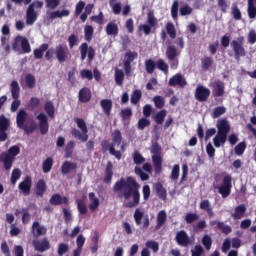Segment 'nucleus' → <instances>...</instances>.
I'll return each mask as SVG.
<instances>
[{"label": "nucleus", "mask_w": 256, "mask_h": 256, "mask_svg": "<svg viewBox=\"0 0 256 256\" xmlns=\"http://www.w3.org/2000/svg\"><path fill=\"white\" fill-rule=\"evenodd\" d=\"M106 34L107 35H113L114 37H117L119 35V26L113 22H109L106 25Z\"/></svg>", "instance_id": "42"}, {"label": "nucleus", "mask_w": 256, "mask_h": 256, "mask_svg": "<svg viewBox=\"0 0 256 256\" xmlns=\"http://www.w3.org/2000/svg\"><path fill=\"white\" fill-rule=\"evenodd\" d=\"M32 244L35 251H38L39 253H45V251H49L51 249V243L47 238H43L42 240H33Z\"/></svg>", "instance_id": "18"}, {"label": "nucleus", "mask_w": 256, "mask_h": 256, "mask_svg": "<svg viewBox=\"0 0 256 256\" xmlns=\"http://www.w3.org/2000/svg\"><path fill=\"white\" fill-rule=\"evenodd\" d=\"M50 205H69V198L67 196H61V194H53L49 200Z\"/></svg>", "instance_id": "24"}, {"label": "nucleus", "mask_w": 256, "mask_h": 256, "mask_svg": "<svg viewBox=\"0 0 256 256\" xmlns=\"http://www.w3.org/2000/svg\"><path fill=\"white\" fill-rule=\"evenodd\" d=\"M171 17L174 21L179 17V1L177 0H175L171 6Z\"/></svg>", "instance_id": "55"}, {"label": "nucleus", "mask_w": 256, "mask_h": 256, "mask_svg": "<svg viewBox=\"0 0 256 256\" xmlns=\"http://www.w3.org/2000/svg\"><path fill=\"white\" fill-rule=\"evenodd\" d=\"M227 109L224 106H218L216 108H214L213 112H212V117L213 119H217L219 117H221V115H225Z\"/></svg>", "instance_id": "57"}, {"label": "nucleus", "mask_w": 256, "mask_h": 256, "mask_svg": "<svg viewBox=\"0 0 256 256\" xmlns=\"http://www.w3.org/2000/svg\"><path fill=\"white\" fill-rule=\"evenodd\" d=\"M138 54L137 52H126L125 59H124V71L126 75H131V63H133V60L137 59Z\"/></svg>", "instance_id": "20"}, {"label": "nucleus", "mask_w": 256, "mask_h": 256, "mask_svg": "<svg viewBox=\"0 0 256 256\" xmlns=\"http://www.w3.org/2000/svg\"><path fill=\"white\" fill-rule=\"evenodd\" d=\"M20 46L23 53H31V44H29V39H27V37L22 36Z\"/></svg>", "instance_id": "54"}, {"label": "nucleus", "mask_w": 256, "mask_h": 256, "mask_svg": "<svg viewBox=\"0 0 256 256\" xmlns=\"http://www.w3.org/2000/svg\"><path fill=\"white\" fill-rule=\"evenodd\" d=\"M58 256H64L65 253H69V244L60 243L57 249Z\"/></svg>", "instance_id": "63"}, {"label": "nucleus", "mask_w": 256, "mask_h": 256, "mask_svg": "<svg viewBox=\"0 0 256 256\" xmlns=\"http://www.w3.org/2000/svg\"><path fill=\"white\" fill-rule=\"evenodd\" d=\"M10 92L13 102L11 104V112L15 113L19 107H21V100L19 97L21 95V87L19 86V82L17 80H13L10 84Z\"/></svg>", "instance_id": "6"}, {"label": "nucleus", "mask_w": 256, "mask_h": 256, "mask_svg": "<svg viewBox=\"0 0 256 256\" xmlns=\"http://www.w3.org/2000/svg\"><path fill=\"white\" fill-rule=\"evenodd\" d=\"M211 96V90L209 88L198 85L195 90V99L199 101L200 103H205L207 99Z\"/></svg>", "instance_id": "13"}, {"label": "nucleus", "mask_w": 256, "mask_h": 256, "mask_svg": "<svg viewBox=\"0 0 256 256\" xmlns=\"http://www.w3.org/2000/svg\"><path fill=\"white\" fill-rule=\"evenodd\" d=\"M112 143L115 145H121V141H123V136L121 135V130H114L112 133Z\"/></svg>", "instance_id": "53"}, {"label": "nucleus", "mask_w": 256, "mask_h": 256, "mask_svg": "<svg viewBox=\"0 0 256 256\" xmlns=\"http://www.w3.org/2000/svg\"><path fill=\"white\" fill-rule=\"evenodd\" d=\"M103 181L104 183H107V185L113 181V163L111 161L107 162Z\"/></svg>", "instance_id": "32"}, {"label": "nucleus", "mask_w": 256, "mask_h": 256, "mask_svg": "<svg viewBox=\"0 0 256 256\" xmlns=\"http://www.w3.org/2000/svg\"><path fill=\"white\" fill-rule=\"evenodd\" d=\"M88 199L90 201V204H89L90 211H97L99 209L100 202H99V198L95 196V192H90L88 194Z\"/></svg>", "instance_id": "35"}, {"label": "nucleus", "mask_w": 256, "mask_h": 256, "mask_svg": "<svg viewBox=\"0 0 256 256\" xmlns=\"http://www.w3.org/2000/svg\"><path fill=\"white\" fill-rule=\"evenodd\" d=\"M77 169V163L71 161H65L61 166L62 175H69L71 171H75Z\"/></svg>", "instance_id": "33"}, {"label": "nucleus", "mask_w": 256, "mask_h": 256, "mask_svg": "<svg viewBox=\"0 0 256 256\" xmlns=\"http://www.w3.org/2000/svg\"><path fill=\"white\" fill-rule=\"evenodd\" d=\"M247 211V206L245 204H240L234 208V213L232 217L234 221H239V219H243L245 217V213Z\"/></svg>", "instance_id": "26"}, {"label": "nucleus", "mask_w": 256, "mask_h": 256, "mask_svg": "<svg viewBox=\"0 0 256 256\" xmlns=\"http://www.w3.org/2000/svg\"><path fill=\"white\" fill-rule=\"evenodd\" d=\"M153 101L157 109H163L165 107V98L163 96H155Z\"/></svg>", "instance_id": "62"}, {"label": "nucleus", "mask_w": 256, "mask_h": 256, "mask_svg": "<svg viewBox=\"0 0 256 256\" xmlns=\"http://www.w3.org/2000/svg\"><path fill=\"white\" fill-rule=\"evenodd\" d=\"M179 50L175 45H168L166 48V57L168 61H175L179 57Z\"/></svg>", "instance_id": "28"}, {"label": "nucleus", "mask_w": 256, "mask_h": 256, "mask_svg": "<svg viewBox=\"0 0 256 256\" xmlns=\"http://www.w3.org/2000/svg\"><path fill=\"white\" fill-rule=\"evenodd\" d=\"M154 188L157 197L162 201H167V190L165 189V187H163V184H161V182H157L154 185Z\"/></svg>", "instance_id": "29"}, {"label": "nucleus", "mask_w": 256, "mask_h": 256, "mask_svg": "<svg viewBox=\"0 0 256 256\" xmlns=\"http://www.w3.org/2000/svg\"><path fill=\"white\" fill-rule=\"evenodd\" d=\"M69 10H56V11H52L49 14V19H51V21L55 20V19H61L62 17H69Z\"/></svg>", "instance_id": "39"}, {"label": "nucleus", "mask_w": 256, "mask_h": 256, "mask_svg": "<svg viewBox=\"0 0 256 256\" xmlns=\"http://www.w3.org/2000/svg\"><path fill=\"white\" fill-rule=\"evenodd\" d=\"M232 51H234V58L236 61H240L241 57H245L247 55V51L245 50V37L239 36L236 40H232L231 43Z\"/></svg>", "instance_id": "5"}, {"label": "nucleus", "mask_w": 256, "mask_h": 256, "mask_svg": "<svg viewBox=\"0 0 256 256\" xmlns=\"http://www.w3.org/2000/svg\"><path fill=\"white\" fill-rule=\"evenodd\" d=\"M144 65H145L146 73H148V75H153V73H155V69L157 66H156V62L153 61V59L145 60Z\"/></svg>", "instance_id": "47"}, {"label": "nucleus", "mask_w": 256, "mask_h": 256, "mask_svg": "<svg viewBox=\"0 0 256 256\" xmlns=\"http://www.w3.org/2000/svg\"><path fill=\"white\" fill-rule=\"evenodd\" d=\"M16 125L28 135L37 129V122L24 109H20L16 115Z\"/></svg>", "instance_id": "2"}, {"label": "nucleus", "mask_w": 256, "mask_h": 256, "mask_svg": "<svg viewBox=\"0 0 256 256\" xmlns=\"http://www.w3.org/2000/svg\"><path fill=\"white\" fill-rule=\"evenodd\" d=\"M179 13L181 17H186V15H191L193 13V8L188 4H185L180 7Z\"/></svg>", "instance_id": "61"}, {"label": "nucleus", "mask_w": 256, "mask_h": 256, "mask_svg": "<svg viewBox=\"0 0 256 256\" xmlns=\"http://www.w3.org/2000/svg\"><path fill=\"white\" fill-rule=\"evenodd\" d=\"M92 97L93 94L91 93V89L89 87H83L79 90L78 101L80 103H89Z\"/></svg>", "instance_id": "23"}, {"label": "nucleus", "mask_w": 256, "mask_h": 256, "mask_svg": "<svg viewBox=\"0 0 256 256\" xmlns=\"http://www.w3.org/2000/svg\"><path fill=\"white\" fill-rule=\"evenodd\" d=\"M210 87L214 97H223V95H225V82L221 80H215L210 82Z\"/></svg>", "instance_id": "16"}, {"label": "nucleus", "mask_w": 256, "mask_h": 256, "mask_svg": "<svg viewBox=\"0 0 256 256\" xmlns=\"http://www.w3.org/2000/svg\"><path fill=\"white\" fill-rule=\"evenodd\" d=\"M139 189H141V184L133 176H128L126 179L120 178L113 186V191L118 193V198L128 201L124 204L127 209L138 207L139 203H141ZM129 199H132V201H129Z\"/></svg>", "instance_id": "1"}, {"label": "nucleus", "mask_w": 256, "mask_h": 256, "mask_svg": "<svg viewBox=\"0 0 256 256\" xmlns=\"http://www.w3.org/2000/svg\"><path fill=\"white\" fill-rule=\"evenodd\" d=\"M75 123L80 131L77 128H73L71 134L75 137V139H79L83 143L87 142L89 139V134H87L89 133V129H87V123H85V120L82 118H76Z\"/></svg>", "instance_id": "4"}, {"label": "nucleus", "mask_w": 256, "mask_h": 256, "mask_svg": "<svg viewBox=\"0 0 256 256\" xmlns=\"http://www.w3.org/2000/svg\"><path fill=\"white\" fill-rule=\"evenodd\" d=\"M31 187H33V179L31 176H25L24 180L18 185V189L24 197L31 195Z\"/></svg>", "instance_id": "15"}, {"label": "nucleus", "mask_w": 256, "mask_h": 256, "mask_svg": "<svg viewBox=\"0 0 256 256\" xmlns=\"http://www.w3.org/2000/svg\"><path fill=\"white\" fill-rule=\"evenodd\" d=\"M100 106L105 115L109 117L111 115V110L113 109V101H111V99H103L100 101Z\"/></svg>", "instance_id": "34"}, {"label": "nucleus", "mask_w": 256, "mask_h": 256, "mask_svg": "<svg viewBox=\"0 0 256 256\" xmlns=\"http://www.w3.org/2000/svg\"><path fill=\"white\" fill-rule=\"evenodd\" d=\"M165 30H162L160 33V39L162 41L167 40V35L170 39H177V29L175 28V24L173 22H167L165 26Z\"/></svg>", "instance_id": "12"}, {"label": "nucleus", "mask_w": 256, "mask_h": 256, "mask_svg": "<svg viewBox=\"0 0 256 256\" xmlns=\"http://www.w3.org/2000/svg\"><path fill=\"white\" fill-rule=\"evenodd\" d=\"M101 147L103 153H106V151H109L110 155H113V157H116L118 161H121V151L115 150V143H109L107 140H103L101 142Z\"/></svg>", "instance_id": "17"}, {"label": "nucleus", "mask_w": 256, "mask_h": 256, "mask_svg": "<svg viewBox=\"0 0 256 256\" xmlns=\"http://www.w3.org/2000/svg\"><path fill=\"white\" fill-rule=\"evenodd\" d=\"M143 217H145V212H143L141 208H136L134 212V220L136 225H141L143 223Z\"/></svg>", "instance_id": "52"}, {"label": "nucleus", "mask_w": 256, "mask_h": 256, "mask_svg": "<svg viewBox=\"0 0 256 256\" xmlns=\"http://www.w3.org/2000/svg\"><path fill=\"white\" fill-rule=\"evenodd\" d=\"M201 65H202V69L204 71H209V69H211V67H213V58H211L209 56L202 58Z\"/></svg>", "instance_id": "50"}, {"label": "nucleus", "mask_w": 256, "mask_h": 256, "mask_svg": "<svg viewBox=\"0 0 256 256\" xmlns=\"http://www.w3.org/2000/svg\"><path fill=\"white\" fill-rule=\"evenodd\" d=\"M123 81H125V73L123 72V70H115L116 85H119L121 87V85H123Z\"/></svg>", "instance_id": "51"}, {"label": "nucleus", "mask_w": 256, "mask_h": 256, "mask_svg": "<svg viewBox=\"0 0 256 256\" xmlns=\"http://www.w3.org/2000/svg\"><path fill=\"white\" fill-rule=\"evenodd\" d=\"M217 133L219 135H224L227 137L229 133L231 132V124H229V121L227 119H221L217 122Z\"/></svg>", "instance_id": "21"}, {"label": "nucleus", "mask_w": 256, "mask_h": 256, "mask_svg": "<svg viewBox=\"0 0 256 256\" xmlns=\"http://www.w3.org/2000/svg\"><path fill=\"white\" fill-rule=\"evenodd\" d=\"M54 55H56V59L60 63H66V61L71 59V52L69 51V47L66 44L57 45Z\"/></svg>", "instance_id": "9"}, {"label": "nucleus", "mask_w": 256, "mask_h": 256, "mask_svg": "<svg viewBox=\"0 0 256 256\" xmlns=\"http://www.w3.org/2000/svg\"><path fill=\"white\" fill-rule=\"evenodd\" d=\"M21 153V148L14 145L11 146L7 151L0 154V161L3 163L5 171H11L13 163H15V157Z\"/></svg>", "instance_id": "3"}, {"label": "nucleus", "mask_w": 256, "mask_h": 256, "mask_svg": "<svg viewBox=\"0 0 256 256\" xmlns=\"http://www.w3.org/2000/svg\"><path fill=\"white\" fill-rule=\"evenodd\" d=\"M40 103H41V100H39V98L32 97V98H30L26 107H27L28 111H35V109H37V107H39Z\"/></svg>", "instance_id": "48"}, {"label": "nucleus", "mask_w": 256, "mask_h": 256, "mask_svg": "<svg viewBox=\"0 0 256 256\" xmlns=\"http://www.w3.org/2000/svg\"><path fill=\"white\" fill-rule=\"evenodd\" d=\"M25 83H26L28 89L35 88V83H36L35 76H33V74H26Z\"/></svg>", "instance_id": "58"}, {"label": "nucleus", "mask_w": 256, "mask_h": 256, "mask_svg": "<svg viewBox=\"0 0 256 256\" xmlns=\"http://www.w3.org/2000/svg\"><path fill=\"white\" fill-rule=\"evenodd\" d=\"M79 51L81 61H85V59H87V55L89 61H93V59H95V48L89 46L87 42H84L80 45Z\"/></svg>", "instance_id": "11"}, {"label": "nucleus", "mask_w": 256, "mask_h": 256, "mask_svg": "<svg viewBox=\"0 0 256 256\" xmlns=\"http://www.w3.org/2000/svg\"><path fill=\"white\" fill-rule=\"evenodd\" d=\"M165 117H167V110H160L154 117V121L157 125H163L165 122Z\"/></svg>", "instance_id": "46"}, {"label": "nucleus", "mask_w": 256, "mask_h": 256, "mask_svg": "<svg viewBox=\"0 0 256 256\" xmlns=\"http://www.w3.org/2000/svg\"><path fill=\"white\" fill-rule=\"evenodd\" d=\"M36 119L39 121L41 135H47V133H49V120L47 119V115L40 113Z\"/></svg>", "instance_id": "22"}, {"label": "nucleus", "mask_w": 256, "mask_h": 256, "mask_svg": "<svg viewBox=\"0 0 256 256\" xmlns=\"http://www.w3.org/2000/svg\"><path fill=\"white\" fill-rule=\"evenodd\" d=\"M175 241L180 247H189V245H193V241L185 230H180L176 233Z\"/></svg>", "instance_id": "14"}, {"label": "nucleus", "mask_w": 256, "mask_h": 256, "mask_svg": "<svg viewBox=\"0 0 256 256\" xmlns=\"http://www.w3.org/2000/svg\"><path fill=\"white\" fill-rule=\"evenodd\" d=\"M37 21V12L33 10V6H28L26 10V23L33 25Z\"/></svg>", "instance_id": "31"}, {"label": "nucleus", "mask_w": 256, "mask_h": 256, "mask_svg": "<svg viewBox=\"0 0 256 256\" xmlns=\"http://www.w3.org/2000/svg\"><path fill=\"white\" fill-rule=\"evenodd\" d=\"M9 127H11V121L9 118L5 117V115L0 116V143H3L9 139V135L7 131H9Z\"/></svg>", "instance_id": "10"}, {"label": "nucleus", "mask_w": 256, "mask_h": 256, "mask_svg": "<svg viewBox=\"0 0 256 256\" xmlns=\"http://www.w3.org/2000/svg\"><path fill=\"white\" fill-rule=\"evenodd\" d=\"M93 33H94V29L93 26L91 25H86L84 27V37H85V41H87L88 43H91L92 39H93Z\"/></svg>", "instance_id": "49"}, {"label": "nucleus", "mask_w": 256, "mask_h": 256, "mask_svg": "<svg viewBox=\"0 0 256 256\" xmlns=\"http://www.w3.org/2000/svg\"><path fill=\"white\" fill-rule=\"evenodd\" d=\"M233 178L231 175L226 174L223 178L222 185L218 187V193L222 196L223 199H227L231 195V189L233 188L232 184Z\"/></svg>", "instance_id": "8"}, {"label": "nucleus", "mask_w": 256, "mask_h": 256, "mask_svg": "<svg viewBox=\"0 0 256 256\" xmlns=\"http://www.w3.org/2000/svg\"><path fill=\"white\" fill-rule=\"evenodd\" d=\"M157 224L155 226L156 230L161 229V227H163V225H165V223H167V212L165 210H161L158 212L157 214Z\"/></svg>", "instance_id": "36"}, {"label": "nucleus", "mask_w": 256, "mask_h": 256, "mask_svg": "<svg viewBox=\"0 0 256 256\" xmlns=\"http://www.w3.org/2000/svg\"><path fill=\"white\" fill-rule=\"evenodd\" d=\"M248 17L249 19H255L256 17V0H248Z\"/></svg>", "instance_id": "44"}, {"label": "nucleus", "mask_w": 256, "mask_h": 256, "mask_svg": "<svg viewBox=\"0 0 256 256\" xmlns=\"http://www.w3.org/2000/svg\"><path fill=\"white\" fill-rule=\"evenodd\" d=\"M47 49H49V44L47 43L41 44L39 48L34 49V59H43V55H45Z\"/></svg>", "instance_id": "38"}, {"label": "nucleus", "mask_w": 256, "mask_h": 256, "mask_svg": "<svg viewBox=\"0 0 256 256\" xmlns=\"http://www.w3.org/2000/svg\"><path fill=\"white\" fill-rule=\"evenodd\" d=\"M199 207L202 211H206L208 216L213 217V215H215L213 213V208L211 207V202H209V200H202Z\"/></svg>", "instance_id": "41"}, {"label": "nucleus", "mask_w": 256, "mask_h": 256, "mask_svg": "<svg viewBox=\"0 0 256 256\" xmlns=\"http://www.w3.org/2000/svg\"><path fill=\"white\" fill-rule=\"evenodd\" d=\"M214 147L219 149L222 145H225L227 143V136H224L223 134H216V136L213 138Z\"/></svg>", "instance_id": "43"}, {"label": "nucleus", "mask_w": 256, "mask_h": 256, "mask_svg": "<svg viewBox=\"0 0 256 256\" xmlns=\"http://www.w3.org/2000/svg\"><path fill=\"white\" fill-rule=\"evenodd\" d=\"M36 197H43L47 192V183L44 179H39L35 184Z\"/></svg>", "instance_id": "27"}, {"label": "nucleus", "mask_w": 256, "mask_h": 256, "mask_svg": "<svg viewBox=\"0 0 256 256\" xmlns=\"http://www.w3.org/2000/svg\"><path fill=\"white\" fill-rule=\"evenodd\" d=\"M231 15L234 21H241V19H243V14L241 13V9H239L237 3H233L231 6Z\"/></svg>", "instance_id": "40"}, {"label": "nucleus", "mask_w": 256, "mask_h": 256, "mask_svg": "<svg viewBox=\"0 0 256 256\" xmlns=\"http://www.w3.org/2000/svg\"><path fill=\"white\" fill-rule=\"evenodd\" d=\"M53 158L52 157H48L47 159H45L42 163V171L43 173H51V170L53 169Z\"/></svg>", "instance_id": "45"}, {"label": "nucleus", "mask_w": 256, "mask_h": 256, "mask_svg": "<svg viewBox=\"0 0 256 256\" xmlns=\"http://www.w3.org/2000/svg\"><path fill=\"white\" fill-rule=\"evenodd\" d=\"M22 223L27 225L31 221V213H29V208H22Z\"/></svg>", "instance_id": "64"}, {"label": "nucleus", "mask_w": 256, "mask_h": 256, "mask_svg": "<svg viewBox=\"0 0 256 256\" xmlns=\"http://www.w3.org/2000/svg\"><path fill=\"white\" fill-rule=\"evenodd\" d=\"M44 111L50 119H55V105L51 100L45 102Z\"/></svg>", "instance_id": "37"}, {"label": "nucleus", "mask_w": 256, "mask_h": 256, "mask_svg": "<svg viewBox=\"0 0 256 256\" xmlns=\"http://www.w3.org/2000/svg\"><path fill=\"white\" fill-rule=\"evenodd\" d=\"M168 85L170 87L178 86L181 89H183V87H186V85H187V80L181 73H177L169 79Z\"/></svg>", "instance_id": "19"}, {"label": "nucleus", "mask_w": 256, "mask_h": 256, "mask_svg": "<svg viewBox=\"0 0 256 256\" xmlns=\"http://www.w3.org/2000/svg\"><path fill=\"white\" fill-rule=\"evenodd\" d=\"M32 234L33 237H42L47 235V228L45 226H41L39 222L35 221L32 224Z\"/></svg>", "instance_id": "25"}, {"label": "nucleus", "mask_w": 256, "mask_h": 256, "mask_svg": "<svg viewBox=\"0 0 256 256\" xmlns=\"http://www.w3.org/2000/svg\"><path fill=\"white\" fill-rule=\"evenodd\" d=\"M147 23L148 24H141L138 27V31H143L145 35H151V29H157L159 25V21L155 17L153 11H149L147 14Z\"/></svg>", "instance_id": "7"}, {"label": "nucleus", "mask_w": 256, "mask_h": 256, "mask_svg": "<svg viewBox=\"0 0 256 256\" xmlns=\"http://www.w3.org/2000/svg\"><path fill=\"white\" fill-rule=\"evenodd\" d=\"M217 229H219V231H221V233H223L224 235H229V233L233 231V229H231V226L226 225L225 222H218Z\"/></svg>", "instance_id": "60"}, {"label": "nucleus", "mask_w": 256, "mask_h": 256, "mask_svg": "<svg viewBox=\"0 0 256 256\" xmlns=\"http://www.w3.org/2000/svg\"><path fill=\"white\" fill-rule=\"evenodd\" d=\"M152 161L154 165V171L156 175H159L163 170V158H161V155H153Z\"/></svg>", "instance_id": "30"}, {"label": "nucleus", "mask_w": 256, "mask_h": 256, "mask_svg": "<svg viewBox=\"0 0 256 256\" xmlns=\"http://www.w3.org/2000/svg\"><path fill=\"white\" fill-rule=\"evenodd\" d=\"M143 94L141 93V90L136 89L133 91L131 95V103L132 105H137L139 101H141V97Z\"/></svg>", "instance_id": "56"}, {"label": "nucleus", "mask_w": 256, "mask_h": 256, "mask_svg": "<svg viewBox=\"0 0 256 256\" xmlns=\"http://www.w3.org/2000/svg\"><path fill=\"white\" fill-rule=\"evenodd\" d=\"M156 67L159 69V71H163V73H169V65H167L163 59H158L156 61Z\"/></svg>", "instance_id": "59"}]
</instances>
